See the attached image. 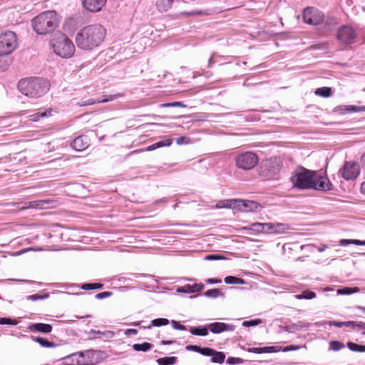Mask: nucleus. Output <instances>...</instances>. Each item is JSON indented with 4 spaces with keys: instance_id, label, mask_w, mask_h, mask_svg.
Listing matches in <instances>:
<instances>
[{
    "instance_id": "ddd939ff",
    "label": "nucleus",
    "mask_w": 365,
    "mask_h": 365,
    "mask_svg": "<svg viewBox=\"0 0 365 365\" xmlns=\"http://www.w3.org/2000/svg\"><path fill=\"white\" fill-rule=\"evenodd\" d=\"M106 0H83V6L90 12H98L105 6Z\"/></svg>"
},
{
    "instance_id": "393cba45",
    "label": "nucleus",
    "mask_w": 365,
    "mask_h": 365,
    "mask_svg": "<svg viewBox=\"0 0 365 365\" xmlns=\"http://www.w3.org/2000/svg\"><path fill=\"white\" fill-rule=\"evenodd\" d=\"M225 359V354L221 351H217L214 349L212 355L211 362L222 364Z\"/></svg>"
},
{
    "instance_id": "bf43d9fd",
    "label": "nucleus",
    "mask_w": 365,
    "mask_h": 365,
    "mask_svg": "<svg viewBox=\"0 0 365 365\" xmlns=\"http://www.w3.org/2000/svg\"><path fill=\"white\" fill-rule=\"evenodd\" d=\"M125 334L128 336L136 335L138 334V330L135 329H128L125 330Z\"/></svg>"
},
{
    "instance_id": "6e6552de",
    "label": "nucleus",
    "mask_w": 365,
    "mask_h": 365,
    "mask_svg": "<svg viewBox=\"0 0 365 365\" xmlns=\"http://www.w3.org/2000/svg\"><path fill=\"white\" fill-rule=\"evenodd\" d=\"M303 20L311 25H317L324 21V15L320 11L314 8H307L304 10Z\"/></svg>"
},
{
    "instance_id": "338daca9",
    "label": "nucleus",
    "mask_w": 365,
    "mask_h": 365,
    "mask_svg": "<svg viewBox=\"0 0 365 365\" xmlns=\"http://www.w3.org/2000/svg\"><path fill=\"white\" fill-rule=\"evenodd\" d=\"M361 192L365 195V181L361 185Z\"/></svg>"
},
{
    "instance_id": "a18cd8bd",
    "label": "nucleus",
    "mask_w": 365,
    "mask_h": 365,
    "mask_svg": "<svg viewBox=\"0 0 365 365\" xmlns=\"http://www.w3.org/2000/svg\"><path fill=\"white\" fill-rule=\"evenodd\" d=\"M213 349L209 347L201 348L200 354L206 356H212V355H213Z\"/></svg>"
},
{
    "instance_id": "4468645a",
    "label": "nucleus",
    "mask_w": 365,
    "mask_h": 365,
    "mask_svg": "<svg viewBox=\"0 0 365 365\" xmlns=\"http://www.w3.org/2000/svg\"><path fill=\"white\" fill-rule=\"evenodd\" d=\"M208 329L214 334H220L223 331H232L235 330V326L223 322H213L208 325Z\"/></svg>"
},
{
    "instance_id": "5701e85b",
    "label": "nucleus",
    "mask_w": 365,
    "mask_h": 365,
    "mask_svg": "<svg viewBox=\"0 0 365 365\" xmlns=\"http://www.w3.org/2000/svg\"><path fill=\"white\" fill-rule=\"evenodd\" d=\"M208 327H192L190 329V332L196 336H207L208 334Z\"/></svg>"
},
{
    "instance_id": "9b49d317",
    "label": "nucleus",
    "mask_w": 365,
    "mask_h": 365,
    "mask_svg": "<svg viewBox=\"0 0 365 365\" xmlns=\"http://www.w3.org/2000/svg\"><path fill=\"white\" fill-rule=\"evenodd\" d=\"M259 207L255 201L235 199V208L243 212H255Z\"/></svg>"
},
{
    "instance_id": "052dcab7",
    "label": "nucleus",
    "mask_w": 365,
    "mask_h": 365,
    "mask_svg": "<svg viewBox=\"0 0 365 365\" xmlns=\"http://www.w3.org/2000/svg\"><path fill=\"white\" fill-rule=\"evenodd\" d=\"M356 322H345V327H351L353 329H356Z\"/></svg>"
},
{
    "instance_id": "f3484780",
    "label": "nucleus",
    "mask_w": 365,
    "mask_h": 365,
    "mask_svg": "<svg viewBox=\"0 0 365 365\" xmlns=\"http://www.w3.org/2000/svg\"><path fill=\"white\" fill-rule=\"evenodd\" d=\"M267 232L282 234L289 229L288 225L283 223H267Z\"/></svg>"
},
{
    "instance_id": "49530a36",
    "label": "nucleus",
    "mask_w": 365,
    "mask_h": 365,
    "mask_svg": "<svg viewBox=\"0 0 365 365\" xmlns=\"http://www.w3.org/2000/svg\"><path fill=\"white\" fill-rule=\"evenodd\" d=\"M171 144V139H167L165 141H159L158 143H154L156 149L164 146H170Z\"/></svg>"
},
{
    "instance_id": "cd10ccee",
    "label": "nucleus",
    "mask_w": 365,
    "mask_h": 365,
    "mask_svg": "<svg viewBox=\"0 0 365 365\" xmlns=\"http://www.w3.org/2000/svg\"><path fill=\"white\" fill-rule=\"evenodd\" d=\"M53 112V110L51 108H48L43 112H38L34 115H32L30 116L31 120L33 121H38L40 118H44L49 115H51V113Z\"/></svg>"
},
{
    "instance_id": "f704fd0d",
    "label": "nucleus",
    "mask_w": 365,
    "mask_h": 365,
    "mask_svg": "<svg viewBox=\"0 0 365 365\" xmlns=\"http://www.w3.org/2000/svg\"><path fill=\"white\" fill-rule=\"evenodd\" d=\"M225 282L228 284H244L245 281L244 279L233 277V276H228L226 277L224 279Z\"/></svg>"
},
{
    "instance_id": "473e14b6",
    "label": "nucleus",
    "mask_w": 365,
    "mask_h": 365,
    "mask_svg": "<svg viewBox=\"0 0 365 365\" xmlns=\"http://www.w3.org/2000/svg\"><path fill=\"white\" fill-rule=\"evenodd\" d=\"M339 245L341 246L348 245H365V240L342 239L339 241Z\"/></svg>"
},
{
    "instance_id": "2eb2a0df",
    "label": "nucleus",
    "mask_w": 365,
    "mask_h": 365,
    "mask_svg": "<svg viewBox=\"0 0 365 365\" xmlns=\"http://www.w3.org/2000/svg\"><path fill=\"white\" fill-rule=\"evenodd\" d=\"M89 145V140L85 135L76 138L71 143V147L77 151H83Z\"/></svg>"
},
{
    "instance_id": "c756f323",
    "label": "nucleus",
    "mask_w": 365,
    "mask_h": 365,
    "mask_svg": "<svg viewBox=\"0 0 365 365\" xmlns=\"http://www.w3.org/2000/svg\"><path fill=\"white\" fill-rule=\"evenodd\" d=\"M345 347L344 343L339 341H330L329 343V351H338Z\"/></svg>"
},
{
    "instance_id": "ea45409f",
    "label": "nucleus",
    "mask_w": 365,
    "mask_h": 365,
    "mask_svg": "<svg viewBox=\"0 0 365 365\" xmlns=\"http://www.w3.org/2000/svg\"><path fill=\"white\" fill-rule=\"evenodd\" d=\"M347 346L350 350L354 351H358V352L365 351V346H364V345H359L355 343L349 342L347 344Z\"/></svg>"
},
{
    "instance_id": "a211bd4d",
    "label": "nucleus",
    "mask_w": 365,
    "mask_h": 365,
    "mask_svg": "<svg viewBox=\"0 0 365 365\" xmlns=\"http://www.w3.org/2000/svg\"><path fill=\"white\" fill-rule=\"evenodd\" d=\"M268 226L269 225H267V223L255 222L248 226L244 227L243 229L253 231L255 233H262L267 232V227H269Z\"/></svg>"
},
{
    "instance_id": "412c9836",
    "label": "nucleus",
    "mask_w": 365,
    "mask_h": 365,
    "mask_svg": "<svg viewBox=\"0 0 365 365\" xmlns=\"http://www.w3.org/2000/svg\"><path fill=\"white\" fill-rule=\"evenodd\" d=\"M173 0H157L156 6L160 12H165L170 7Z\"/></svg>"
},
{
    "instance_id": "37998d69",
    "label": "nucleus",
    "mask_w": 365,
    "mask_h": 365,
    "mask_svg": "<svg viewBox=\"0 0 365 365\" xmlns=\"http://www.w3.org/2000/svg\"><path fill=\"white\" fill-rule=\"evenodd\" d=\"M162 108H168V107H182L185 108L186 106L183 104L182 102H173V103H163L160 105Z\"/></svg>"
},
{
    "instance_id": "8fccbe9b",
    "label": "nucleus",
    "mask_w": 365,
    "mask_h": 365,
    "mask_svg": "<svg viewBox=\"0 0 365 365\" xmlns=\"http://www.w3.org/2000/svg\"><path fill=\"white\" fill-rule=\"evenodd\" d=\"M260 319H253V320H250V321H245L243 323H242V325L244 327H253V326H257L258 325L259 323H260Z\"/></svg>"
},
{
    "instance_id": "9d476101",
    "label": "nucleus",
    "mask_w": 365,
    "mask_h": 365,
    "mask_svg": "<svg viewBox=\"0 0 365 365\" xmlns=\"http://www.w3.org/2000/svg\"><path fill=\"white\" fill-rule=\"evenodd\" d=\"M356 36L354 29L349 26H344L340 27L337 38L343 43H351Z\"/></svg>"
},
{
    "instance_id": "4d7b16f0",
    "label": "nucleus",
    "mask_w": 365,
    "mask_h": 365,
    "mask_svg": "<svg viewBox=\"0 0 365 365\" xmlns=\"http://www.w3.org/2000/svg\"><path fill=\"white\" fill-rule=\"evenodd\" d=\"M314 247H315V245H302L300 248L302 250H306L308 252H313V248H314Z\"/></svg>"
},
{
    "instance_id": "13d9d810",
    "label": "nucleus",
    "mask_w": 365,
    "mask_h": 365,
    "mask_svg": "<svg viewBox=\"0 0 365 365\" xmlns=\"http://www.w3.org/2000/svg\"><path fill=\"white\" fill-rule=\"evenodd\" d=\"M27 298L29 299L32 300V301H36V300L43 299V297L40 296L38 294H32V295L28 296Z\"/></svg>"
},
{
    "instance_id": "c03bdc74",
    "label": "nucleus",
    "mask_w": 365,
    "mask_h": 365,
    "mask_svg": "<svg viewBox=\"0 0 365 365\" xmlns=\"http://www.w3.org/2000/svg\"><path fill=\"white\" fill-rule=\"evenodd\" d=\"M227 364L233 365V364H240L244 362V360L239 357H228L226 361Z\"/></svg>"
},
{
    "instance_id": "f03ea898",
    "label": "nucleus",
    "mask_w": 365,
    "mask_h": 365,
    "mask_svg": "<svg viewBox=\"0 0 365 365\" xmlns=\"http://www.w3.org/2000/svg\"><path fill=\"white\" fill-rule=\"evenodd\" d=\"M106 29L99 24H91L82 28L76 35V46L83 51H92L104 41Z\"/></svg>"
},
{
    "instance_id": "aec40b11",
    "label": "nucleus",
    "mask_w": 365,
    "mask_h": 365,
    "mask_svg": "<svg viewBox=\"0 0 365 365\" xmlns=\"http://www.w3.org/2000/svg\"><path fill=\"white\" fill-rule=\"evenodd\" d=\"M120 96H121L120 94L118 93V94H115V95H110V96H107L106 98H103L102 99H98V100L89 99V100L83 102V103H81V106L93 105V104L99 103H106L108 101H113V100L118 98V97H120Z\"/></svg>"
},
{
    "instance_id": "7c9ffc66",
    "label": "nucleus",
    "mask_w": 365,
    "mask_h": 365,
    "mask_svg": "<svg viewBox=\"0 0 365 365\" xmlns=\"http://www.w3.org/2000/svg\"><path fill=\"white\" fill-rule=\"evenodd\" d=\"M274 349V346H265V347H262V348L252 347V348H250L248 349V351L255 353V354L270 353V352L273 351Z\"/></svg>"
},
{
    "instance_id": "20e7f679",
    "label": "nucleus",
    "mask_w": 365,
    "mask_h": 365,
    "mask_svg": "<svg viewBox=\"0 0 365 365\" xmlns=\"http://www.w3.org/2000/svg\"><path fill=\"white\" fill-rule=\"evenodd\" d=\"M18 89L28 97L39 98L49 90V83L40 78H24L19 81Z\"/></svg>"
},
{
    "instance_id": "b1692460",
    "label": "nucleus",
    "mask_w": 365,
    "mask_h": 365,
    "mask_svg": "<svg viewBox=\"0 0 365 365\" xmlns=\"http://www.w3.org/2000/svg\"><path fill=\"white\" fill-rule=\"evenodd\" d=\"M32 339L33 341L38 342L43 347L52 348L56 346V344L53 343L52 341H49L43 337L32 336Z\"/></svg>"
},
{
    "instance_id": "6ab92c4d",
    "label": "nucleus",
    "mask_w": 365,
    "mask_h": 365,
    "mask_svg": "<svg viewBox=\"0 0 365 365\" xmlns=\"http://www.w3.org/2000/svg\"><path fill=\"white\" fill-rule=\"evenodd\" d=\"M30 329L33 331L41 333H50L52 331V327L48 324L37 323L30 326Z\"/></svg>"
},
{
    "instance_id": "5fc2aeb1",
    "label": "nucleus",
    "mask_w": 365,
    "mask_h": 365,
    "mask_svg": "<svg viewBox=\"0 0 365 365\" xmlns=\"http://www.w3.org/2000/svg\"><path fill=\"white\" fill-rule=\"evenodd\" d=\"M329 324L330 326H334V327H345V322L332 321V322H329Z\"/></svg>"
},
{
    "instance_id": "69168bd1",
    "label": "nucleus",
    "mask_w": 365,
    "mask_h": 365,
    "mask_svg": "<svg viewBox=\"0 0 365 365\" xmlns=\"http://www.w3.org/2000/svg\"><path fill=\"white\" fill-rule=\"evenodd\" d=\"M298 349H299V346L292 345V346L285 347L284 349V351H288L297 350Z\"/></svg>"
},
{
    "instance_id": "a878e982",
    "label": "nucleus",
    "mask_w": 365,
    "mask_h": 365,
    "mask_svg": "<svg viewBox=\"0 0 365 365\" xmlns=\"http://www.w3.org/2000/svg\"><path fill=\"white\" fill-rule=\"evenodd\" d=\"M157 362L159 365H173L177 362V357L165 356L158 359Z\"/></svg>"
},
{
    "instance_id": "f257e3e1",
    "label": "nucleus",
    "mask_w": 365,
    "mask_h": 365,
    "mask_svg": "<svg viewBox=\"0 0 365 365\" xmlns=\"http://www.w3.org/2000/svg\"><path fill=\"white\" fill-rule=\"evenodd\" d=\"M290 181L292 187L298 190L329 191L333 189L332 183L326 175L303 167H299L292 172Z\"/></svg>"
},
{
    "instance_id": "423d86ee",
    "label": "nucleus",
    "mask_w": 365,
    "mask_h": 365,
    "mask_svg": "<svg viewBox=\"0 0 365 365\" xmlns=\"http://www.w3.org/2000/svg\"><path fill=\"white\" fill-rule=\"evenodd\" d=\"M17 46V37L14 32L6 31L0 34V56L12 53Z\"/></svg>"
},
{
    "instance_id": "864d4df0",
    "label": "nucleus",
    "mask_w": 365,
    "mask_h": 365,
    "mask_svg": "<svg viewBox=\"0 0 365 365\" xmlns=\"http://www.w3.org/2000/svg\"><path fill=\"white\" fill-rule=\"evenodd\" d=\"M112 293L110 292H103L98 293L96 295V298L98 299H103L104 298L108 297L111 296Z\"/></svg>"
},
{
    "instance_id": "603ef678",
    "label": "nucleus",
    "mask_w": 365,
    "mask_h": 365,
    "mask_svg": "<svg viewBox=\"0 0 365 365\" xmlns=\"http://www.w3.org/2000/svg\"><path fill=\"white\" fill-rule=\"evenodd\" d=\"M224 259V257L219 255H208L205 257V260H217V259Z\"/></svg>"
},
{
    "instance_id": "0eeeda50",
    "label": "nucleus",
    "mask_w": 365,
    "mask_h": 365,
    "mask_svg": "<svg viewBox=\"0 0 365 365\" xmlns=\"http://www.w3.org/2000/svg\"><path fill=\"white\" fill-rule=\"evenodd\" d=\"M259 161L257 154L253 152H244L235 157V163L237 168L243 170H250L255 167Z\"/></svg>"
},
{
    "instance_id": "c85d7f7f",
    "label": "nucleus",
    "mask_w": 365,
    "mask_h": 365,
    "mask_svg": "<svg viewBox=\"0 0 365 365\" xmlns=\"http://www.w3.org/2000/svg\"><path fill=\"white\" fill-rule=\"evenodd\" d=\"M169 324V320L165 318L155 319L151 321V324L146 327L147 329H151L153 327L165 326Z\"/></svg>"
},
{
    "instance_id": "774afa93",
    "label": "nucleus",
    "mask_w": 365,
    "mask_h": 365,
    "mask_svg": "<svg viewBox=\"0 0 365 365\" xmlns=\"http://www.w3.org/2000/svg\"><path fill=\"white\" fill-rule=\"evenodd\" d=\"M361 163L364 167H365V153L361 157Z\"/></svg>"
},
{
    "instance_id": "1a4fd4ad",
    "label": "nucleus",
    "mask_w": 365,
    "mask_h": 365,
    "mask_svg": "<svg viewBox=\"0 0 365 365\" xmlns=\"http://www.w3.org/2000/svg\"><path fill=\"white\" fill-rule=\"evenodd\" d=\"M359 165L353 162H346L342 168L339 170V174L346 180H352L356 179L359 175Z\"/></svg>"
},
{
    "instance_id": "09e8293b",
    "label": "nucleus",
    "mask_w": 365,
    "mask_h": 365,
    "mask_svg": "<svg viewBox=\"0 0 365 365\" xmlns=\"http://www.w3.org/2000/svg\"><path fill=\"white\" fill-rule=\"evenodd\" d=\"M190 139L185 136H182L176 139V143L178 145H186L190 143Z\"/></svg>"
},
{
    "instance_id": "2f4dec72",
    "label": "nucleus",
    "mask_w": 365,
    "mask_h": 365,
    "mask_svg": "<svg viewBox=\"0 0 365 365\" xmlns=\"http://www.w3.org/2000/svg\"><path fill=\"white\" fill-rule=\"evenodd\" d=\"M185 288L187 289V293H195L200 292L204 288V284H185Z\"/></svg>"
},
{
    "instance_id": "f8f14e48",
    "label": "nucleus",
    "mask_w": 365,
    "mask_h": 365,
    "mask_svg": "<svg viewBox=\"0 0 365 365\" xmlns=\"http://www.w3.org/2000/svg\"><path fill=\"white\" fill-rule=\"evenodd\" d=\"M56 205V201L53 200H41L28 202L26 203L25 208L34 209H48Z\"/></svg>"
},
{
    "instance_id": "680f3d73",
    "label": "nucleus",
    "mask_w": 365,
    "mask_h": 365,
    "mask_svg": "<svg viewBox=\"0 0 365 365\" xmlns=\"http://www.w3.org/2000/svg\"><path fill=\"white\" fill-rule=\"evenodd\" d=\"M221 282V279H207L206 280V283L207 284H217V283H220Z\"/></svg>"
},
{
    "instance_id": "72a5a7b5",
    "label": "nucleus",
    "mask_w": 365,
    "mask_h": 365,
    "mask_svg": "<svg viewBox=\"0 0 365 365\" xmlns=\"http://www.w3.org/2000/svg\"><path fill=\"white\" fill-rule=\"evenodd\" d=\"M133 348L137 351H147L152 348V344L148 342H144L143 344H135L133 345Z\"/></svg>"
},
{
    "instance_id": "3c124183",
    "label": "nucleus",
    "mask_w": 365,
    "mask_h": 365,
    "mask_svg": "<svg viewBox=\"0 0 365 365\" xmlns=\"http://www.w3.org/2000/svg\"><path fill=\"white\" fill-rule=\"evenodd\" d=\"M171 324H172V327L175 329H178V330H185L186 328L184 325H182L180 324L177 321H175V320H172L171 321Z\"/></svg>"
},
{
    "instance_id": "c9c22d12",
    "label": "nucleus",
    "mask_w": 365,
    "mask_h": 365,
    "mask_svg": "<svg viewBox=\"0 0 365 365\" xmlns=\"http://www.w3.org/2000/svg\"><path fill=\"white\" fill-rule=\"evenodd\" d=\"M295 297L298 299H312L316 297V294L312 291L305 290L303 291L301 294L296 295Z\"/></svg>"
},
{
    "instance_id": "7ed1b4c3",
    "label": "nucleus",
    "mask_w": 365,
    "mask_h": 365,
    "mask_svg": "<svg viewBox=\"0 0 365 365\" xmlns=\"http://www.w3.org/2000/svg\"><path fill=\"white\" fill-rule=\"evenodd\" d=\"M61 16L55 11H46L32 19L34 30L40 35L53 32L59 25Z\"/></svg>"
},
{
    "instance_id": "a19ab883",
    "label": "nucleus",
    "mask_w": 365,
    "mask_h": 365,
    "mask_svg": "<svg viewBox=\"0 0 365 365\" xmlns=\"http://www.w3.org/2000/svg\"><path fill=\"white\" fill-rule=\"evenodd\" d=\"M18 324L19 321L16 319H11L6 317L0 318L1 325H17Z\"/></svg>"
},
{
    "instance_id": "bb28decb",
    "label": "nucleus",
    "mask_w": 365,
    "mask_h": 365,
    "mask_svg": "<svg viewBox=\"0 0 365 365\" xmlns=\"http://www.w3.org/2000/svg\"><path fill=\"white\" fill-rule=\"evenodd\" d=\"M204 295L208 298L215 299L224 297V294L218 289H212L206 291Z\"/></svg>"
},
{
    "instance_id": "de8ad7c7",
    "label": "nucleus",
    "mask_w": 365,
    "mask_h": 365,
    "mask_svg": "<svg viewBox=\"0 0 365 365\" xmlns=\"http://www.w3.org/2000/svg\"><path fill=\"white\" fill-rule=\"evenodd\" d=\"M10 62L8 60H0V71H5L9 67Z\"/></svg>"
},
{
    "instance_id": "79ce46f5",
    "label": "nucleus",
    "mask_w": 365,
    "mask_h": 365,
    "mask_svg": "<svg viewBox=\"0 0 365 365\" xmlns=\"http://www.w3.org/2000/svg\"><path fill=\"white\" fill-rule=\"evenodd\" d=\"M324 23L327 25V30H331L334 26L337 24V19L334 17H327L326 19H324Z\"/></svg>"
},
{
    "instance_id": "4c0bfd02",
    "label": "nucleus",
    "mask_w": 365,
    "mask_h": 365,
    "mask_svg": "<svg viewBox=\"0 0 365 365\" xmlns=\"http://www.w3.org/2000/svg\"><path fill=\"white\" fill-rule=\"evenodd\" d=\"M359 292V288L357 287H344L342 289H337L338 294H351L354 293H356Z\"/></svg>"
},
{
    "instance_id": "0e129e2a",
    "label": "nucleus",
    "mask_w": 365,
    "mask_h": 365,
    "mask_svg": "<svg viewBox=\"0 0 365 365\" xmlns=\"http://www.w3.org/2000/svg\"><path fill=\"white\" fill-rule=\"evenodd\" d=\"M356 329L365 330V322H356Z\"/></svg>"
},
{
    "instance_id": "39448f33",
    "label": "nucleus",
    "mask_w": 365,
    "mask_h": 365,
    "mask_svg": "<svg viewBox=\"0 0 365 365\" xmlns=\"http://www.w3.org/2000/svg\"><path fill=\"white\" fill-rule=\"evenodd\" d=\"M50 43L54 53L61 58H69L75 53L74 44L63 34H56L51 38Z\"/></svg>"
},
{
    "instance_id": "58836bf2",
    "label": "nucleus",
    "mask_w": 365,
    "mask_h": 365,
    "mask_svg": "<svg viewBox=\"0 0 365 365\" xmlns=\"http://www.w3.org/2000/svg\"><path fill=\"white\" fill-rule=\"evenodd\" d=\"M103 286L101 283H85L81 287L83 290H91L101 289Z\"/></svg>"
},
{
    "instance_id": "dca6fc26",
    "label": "nucleus",
    "mask_w": 365,
    "mask_h": 365,
    "mask_svg": "<svg viewBox=\"0 0 365 365\" xmlns=\"http://www.w3.org/2000/svg\"><path fill=\"white\" fill-rule=\"evenodd\" d=\"M88 335L91 339H95L97 338H105L108 339L114 337L115 332L110 330L101 331L100 330L92 329L88 332Z\"/></svg>"
},
{
    "instance_id": "6e6d98bb",
    "label": "nucleus",
    "mask_w": 365,
    "mask_h": 365,
    "mask_svg": "<svg viewBox=\"0 0 365 365\" xmlns=\"http://www.w3.org/2000/svg\"><path fill=\"white\" fill-rule=\"evenodd\" d=\"M186 349L189 351H193L200 353L201 347L197 345H189L186 346Z\"/></svg>"
},
{
    "instance_id": "4be33fe9",
    "label": "nucleus",
    "mask_w": 365,
    "mask_h": 365,
    "mask_svg": "<svg viewBox=\"0 0 365 365\" xmlns=\"http://www.w3.org/2000/svg\"><path fill=\"white\" fill-rule=\"evenodd\" d=\"M215 207L235 209V199L221 200L216 204Z\"/></svg>"
},
{
    "instance_id": "e433bc0d",
    "label": "nucleus",
    "mask_w": 365,
    "mask_h": 365,
    "mask_svg": "<svg viewBox=\"0 0 365 365\" xmlns=\"http://www.w3.org/2000/svg\"><path fill=\"white\" fill-rule=\"evenodd\" d=\"M315 94L322 97H329L331 95V89L329 87L319 88L315 91Z\"/></svg>"
},
{
    "instance_id": "e2e57ef3",
    "label": "nucleus",
    "mask_w": 365,
    "mask_h": 365,
    "mask_svg": "<svg viewBox=\"0 0 365 365\" xmlns=\"http://www.w3.org/2000/svg\"><path fill=\"white\" fill-rule=\"evenodd\" d=\"M191 14H195V15H207L208 13L207 11H202V10H195L191 12Z\"/></svg>"
}]
</instances>
